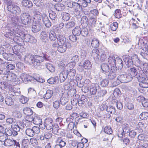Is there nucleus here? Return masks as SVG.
Here are the masks:
<instances>
[{
  "label": "nucleus",
  "instance_id": "f257e3e1",
  "mask_svg": "<svg viewBox=\"0 0 148 148\" xmlns=\"http://www.w3.org/2000/svg\"><path fill=\"white\" fill-rule=\"evenodd\" d=\"M48 57V56L46 54H44L43 57L35 55L32 63L33 66L35 68L38 67L40 65L41 63L44 61L45 59L46 60H48L47 58Z\"/></svg>",
  "mask_w": 148,
  "mask_h": 148
},
{
  "label": "nucleus",
  "instance_id": "f03ea898",
  "mask_svg": "<svg viewBox=\"0 0 148 148\" xmlns=\"http://www.w3.org/2000/svg\"><path fill=\"white\" fill-rule=\"evenodd\" d=\"M19 38H21L22 40L25 42H29L32 43H34L36 42V40L35 38L28 34H26L24 32L22 34H21Z\"/></svg>",
  "mask_w": 148,
  "mask_h": 148
},
{
  "label": "nucleus",
  "instance_id": "7ed1b4c3",
  "mask_svg": "<svg viewBox=\"0 0 148 148\" xmlns=\"http://www.w3.org/2000/svg\"><path fill=\"white\" fill-rule=\"evenodd\" d=\"M20 18L23 24L26 25L30 23L31 18L29 14L26 12L22 13L21 15Z\"/></svg>",
  "mask_w": 148,
  "mask_h": 148
},
{
  "label": "nucleus",
  "instance_id": "20e7f679",
  "mask_svg": "<svg viewBox=\"0 0 148 148\" xmlns=\"http://www.w3.org/2000/svg\"><path fill=\"white\" fill-rule=\"evenodd\" d=\"M21 79V80H19L21 82H23L24 83H26L28 81H31V80H32V79H34L37 81L40 82H43V80H42V81H41L40 80V78H39L38 80L37 79H36L34 78L31 77L28 75L24 73H23L21 75L20 78H19V79Z\"/></svg>",
  "mask_w": 148,
  "mask_h": 148
},
{
  "label": "nucleus",
  "instance_id": "39448f33",
  "mask_svg": "<svg viewBox=\"0 0 148 148\" xmlns=\"http://www.w3.org/2000/svg\"><path fill=\"white\" fill-rule=\"evenodd\" d=\"M44 124V127H42L41 126H40V127H41L42 129H44L46 128L47 130H49L52 128L53 125L54 124L53 121L51 118H47L45 120Z\"/></svg>",
  "mask_w": 148,
  "mask_h": 148
},
{
  "label": "nucleus",
  "instance_id": "423d86ee",
  "mask_svg": "<svg viewBox=\"0 0 148 148\" xmlns=\"http://www.w3.org/2000/svg\"><path fill=\"white\" fill-rule=\"evenodd\" d=\"M132 78L131 75L127 74L119 75L117 78L118 80L123 83H126L130 82L132 80Z\"/></svg>",
  "mask_w": 148,
  "mask_h": 148
},
{
  "label": "nucleus",
  "instance_id": "0eeeda50",
  "mask_svg": "<svg viewBox=\"0 0 148 148\" xmlns=\"http://www.w3.org/2000/svg\"><path fill=\"white\" fill-rule=\"evenodd\" d=\"M68 76V71L64 70L61 72L59 75L60 81V82L62 83L65 81H67V83H69V78Z\"/></svg>",
  "mask_w": 148,
  "mask_h": 148
},
{
  "label": "nucleus",
  "instance_id": "6e6552de",
  "mask_svg": "<svg viewBox=\"0 0 148 148\" xmlns=\"http://www.w3.org/2000/svg\"><path fill=\"white\" fill-rule=\"evenodd\" d=\"M23 28L17 26V27H15L14 29H11V31L13 33L15 36L17 38V39L18 40L21 37V34H22L24 33L23 31Z\"/></svg>",
  "mask_w": 148,
  "mask_h": 148
},
{
  "label": "nucleus",
  "instance_id": "1a4fd4ad",
  "mask_svg": "<svg viewBox=\"0 0 148 148\" xmlns=\"http://www.w3.org/2000/svg\"><path fill=\"white\" fill-rule=\"evenodd\" d=\"M3 78L4 79L7 80L11 81L16 79V75L10 71L6 72L4 73Z\"/></svg>",
  "mask_w": 148,
  "mask_h": 148
},
{
  "label": "nucleus",
  "instance_id": "9d476101",
  "mask_svg": "<svg viewBox=\"0 0 148 148\" xmlns=\"http://www.w3.org/2000/svg\"><path fill=\"white\" fill-rule=\"evenodd\" d=\"M136 77L139 83L144 81H147V76L144 73L142 70L138 71V74H137Z\"/></svg>",
  "mask_w": 148,
  "mask_h": 148
},
{
  "label": "nucleus",
  "instance_id": "9b49d317",
  "mask_svg": "<svg viewBox=\"0 0 148 148\" xmlns=\"http://www.w3.org/2000/svg\"><path fill=\"white\" fill-rule=\"evenodd\" d=\"M10 12L16 15H19L21 13V9L19 6L14 4L8 10Z\"/></svg>",
  "mask_w": 148,
  "mask_h": 148
},
{
  "label": "nucleus",
  "instance_id": "f8f14e48",
  "mask_svg": "<svg viewBox=\"0 0 148 148\" xmlns=\"http://www.w3.org/2000/svg\"><path fill=\"white\" fill-rule=\"evenodd\" d=\"M57 42L59 45H68V43H70L67 41H66V38L62 35H59L57 39Z\"/></svg>",
  "mask_w": 148,
  "mask_h": 148
},
{
  "label": "nucleus",
  "instance_id": "ddd939ff",
  "mask_svg": "<svg viewBox=\"0 0 148 148\" xmlns=\"http://www.w3.org/2000/svg\"><path fill=\"white\" fill-rule=\"evenodd\" d=\"M79 66L85 69H90L92 67L90 62L88 60H86L84 61H81L79 63Z\"/></svg>",
  "mask_w": 148,
  "mask_h": 148
},
{
  "label": "nucleus",
  "instance_id": "4468645a",
  "mask_svg": "<svg viewBox=\"0 0 148 148\" xmlns=\"http://www.w3.org/2000/svg\"><path fill=\"white\" fill-rule=\"evenodd\" d=\"M134 58L129 56H125L124 57V61L128 67H129L133 64V60Z\"/></svg>",
  "mask_w": 148,
  "mask_h": 148
},
{
  "label": "nucleus",
  "instance_id": "2eb2a0df",
  "mask_svg": "<svg viewBox=\"0 0 148 148\" xmlns=\"http://www.w3.org/2000/svg\"><path fill=\"white\" fill-rule=\"evenodd\" d=\"M34 57V56L30 54H26L25 56L24 61L25 62L29 64H32Z\"/></svg>",
  "mask_w": 148,
  "mask_h": 148
},
{
  "label": "nucleus",
  "instance_id": "dca6fc26",
  "mask_svg": "<svg viewBox=\"0 0 148 148\" xmlns=\"http://www.w3.org/2000/svg\"><path fill=\"white\" fill-rule=\"evenodd\" d=\"M41 25L38 22L34 23L32 25V30L33 32H37L39 31L41 29Z\"/></svg>",
  "mask_w": 148,
  "mask_h": 148
},
{
  "label": "nucleus",
  "instance_id": "f3484780",
  "mask_svg": "<svg viewBox=\"0 0 148 148\" xmlns=\"http://www.w3.org/2000/svg\"><path fill=\"white\" fill-rule=\"evenodd\" d=\"M42 21L45 26L47 27H50L51 25V22L49 20L47 16L43 14L42 18Z\"/></svg>",
  "mask_w": 148,
  "mask_h": 148
},
{
  "label": "nucleus",
  "instance_id": "a211bd4d",
  "mask_svg": "<svg viewBox=\"0 0 148 148\" xmlns=\"http://www.w3.org/2000/svg\"><path fill=\"white\" fill-rule=\"evenodd\" d=\"M116 70V67H113L111 68L110 72L108 75V77L110 79H114L116 76V74L115 73V71Z\"/></svg>",
  "mask_w": 148,
  "mask_h": 148
},
{
  "label": "nucleus",
  "instance_id": "6ab92c4d",
  "mask_svg": "<svg viewBox=\"0 0 148 148\" xmlns=\"http://www.w3.org/2000/svg\"><path fill=\"white\" fill-rule=\"evenodd\" d=\"M71 47L70 43H68V45H59L57 48V50L60 52H64L66 50V48H70Z\"/></svg>",
  "mask_w": 148,
  "mask_h": 148
},
{
  "label": "nucleus",
  "instance_id": "aec40b11",
  "mask_svg": "<svg viewBox=\"0 0 148 148\" xmlns=\"http://www.w3.org/2000/svg\"><path fill=\"white\" fill-rule=\"evenodd\" d=\"M99 52L97 49H93L92 51L91 56L95 61H98L99 58Z\"/></svg>",
  "mask_w": 148,
  "mask_h": 148
},
{
  "label": "nucleus",
  "instance_id": "412c9836",
  "mask_svg": "<svg viewBox=\"0 0 148 148\" xmlns=\"http://www.w3.org/2000/svg\"><path fill=\"white\" fill-rule=\"evenodd\" d=\"M97 17L95 16H90L88 20V25L92 27H94L96 23Z\"/></svg>",
  "mask_w": 148,
  "mask_h": 148
},
{
  "label": "nucleus",
  "instance_id": "4be33fe9",
  "mask_svg": "<svg viewBox=\"0 0 148 148\" xmlns=\"http://www.w3.org/2000/svg\"><path fill=\"white\" fill-rule=\"evenodd\" d=\"M1 49H2V51H0V54H2L3 58L9 61L11 60L12 58V54L10 53H3L4 48H1Z\"/></svg>",
  "mask_w": 148,
  "mask_h": 148
},
{
  "label": "nucleus",
  "instance_id": "5701e85b",
  "mask_svg": "<svg viewBox=\"0 0 148 148\" xmlns=\"http://www.w3.org/2000/svg\"><path fill=\"white\" fill-rule=\"evenodd\" d=\"M21 4L23 7L28 8H32L33 5L32 3L29 0H23Z\"/></svg>",
  "mask_w": 148,
  "mask_h": 148
},
{
  "label": "nucleus",
  "instance_id": "b1692460",
  "mask_svg": "<svg viewBox=\"0 0 148 148\" xmlns=\"http://www.w3.org/2000/svg\"><path fill=\"white\" fill-rule=\"evenodd\" d=\"M140 71L139 69L134 67L130 69L129 70V72L131 77L133 76L136 77L138 74V71Z\"/></svg>",
  "mask_w": 148,
  "mask_h": 148
},
{
  "label": "nucleus",
  "instance_id": "393cba45",
  "mask_svg": "<svg viewBox=\"0 0 148 148\" xmlns=\"http://www.w3.org/2000/svg\"><path fill=\"white\" fill-rule=\"evenodd\" d=\"M19 47L17 45L14 46L12 49V50L13 53L18 56L19 59H21L23 53L22 52L18 51V48Z\"/></svg>",
  "mask_w": 148,
  "mask_h": 148
},
{
  "label": "nucleus",
  "instance_id": "a878e982",
  "mask_svg": "<svg viewBox=\"0 0 148 148\" xmlns=\"http://www.w3.org/2000/svg\"><path fill=\"white\" fill-rule=\"evenodd\" d=\"M81 23L82 26L86 27L88 25V18L86 16H83L81 18Z\"/></svg>",
  "mask_w": 148,
  "mask_h": 148
},
{
  "label": "nucleus",
  "instance_id": "bb28decb",
  "mask_svg": "<svg viewBox=\"0 0 148 148\" xmlns=\"http://www.w3.org/2000/svg\"><path fill=\"white\" fill-rule=\"evenodd\" d=\"M78 3L82 8V7H86L87 6L88 3L91 2L90 0H78Z\"/></svg>",
  "mask_w": 148,
  "mask_h": 148
},
{
  "label": "nucleus",
  "instance_id": "cd10ccee",
  "mask_svg": "<svg viewBox=\"0 0 148 148\" xmlns=\"http://www.w3.org/2000/svg\"><path fill=\"white\" fill-rule=\"evenodd\" d=\"M123 61L120 58H116V68L117 67L119 69H121L123 67Z\"/></svg>",
  "mask_w": 148,
  "mask_h": 148
},
{
  "label": "nucleus",
  "instance_id": "c85d7f7f",
  "mask_svg": "<svg viewBox=\"0 0 148 148\" xmlns=\"http://www.w3.org/2000/svg\"><path fill=\"white\" fill-rule=\"evenodd\" d=\"M73 34L76 36H79L81 33V29L79 27H76L72 30Z\"/></svg>",
  "mask_w": 148,
  "mask_h": 148
},
{
  "label": "nucleus",
  "instance_id": "c756f323",
  "mask_svg": "<svg viewBox=\"0 0 148 148\" xmlns=\"http://www.w3.org/2000/svg\"><path fill=\"white\" fill-rule=\"evenodd\" d=\"M23 113L28 116H31L32 114L33 111L29 108L25 107L23 109Z\"/></svg>",
  "mask_w": 148,
  "mask_h": 148
},
{
  "label": "nucleus",
  "instance_id": "7c9ffc66",
  "mask_svg": "<svg viewBox=\"0 0 148 148\" xmlns=\"http://www.w3.org/2000/svg\"><path fill=\"white\" fill-rule=\"evenodd\" d=\"M101 68L103 73H107L110 70V68L108 64L103 63L101 66Z\"/></svg>",
  "mask_w": 148,
  "mask_h": 148
},
{
  "label": "nucleus",
  "instance_id": "2f4dec72",
  "mask_svg": "<svg viewBox=\"0 0 148 148\" xmlns=\"http://www.w3.org/2000/svg\"><path fill=\"white\" fill-rule=\"evenodd\" d=\"M5 36L6 37L9 38L12 40L15 41L16 40V39L17 38L16 37L14 34L12 32H7L5 34Z\"/></svg>",
  "mask_w": 148,
  "mask_h": 148
},
{
  "label": "nucleus",
  "instance_id": "473e14b6",
  "mask_svg": "<svg viewBox=\"0 0 148 148\" xmlns=\"http://www.w3.org/2000/svg\"><path fill=\"white\" fill-rule=\"evenodd\" d=\"M34 3L36 6L40 8L43 7L44 3L42 0H33Z\"/></svg>",
  "mask_w": 148,
  "mask_h": 148
},
{
  "label": "nucleus",
  "instance_id": "72a5a7b5",
  "mask_svg": "<svg viewBox=\"0 0 148 148\" xmlns=\"http://www.w3.org/2000/svg\"><path fill=\"white\" fill-rule=\"evenodd\" d=\"M53 93L52 90H48L45 95H44V98L46 99H49L52 96Z\"/></svg>",
  "mask_w": 148,
  "mask_h": 148
},
{
  "label": "nucleus",
  "instance_id": "f704fd0d",
  "mask_svg": "<svg viewBox=\"0 0 148 148\" xmlns=\"http://www.w3.org/2000/svg\"><path fill=\"white\" fill-rule=\"evenodd\" d=\"M58 81V77H51L47 80V82L51 84H54Z\"/></svg>",
  "mask_w": 148,
  "mask_h": 148
},
{
  "label": "nucleus",
  "instance_id": "c9c22d12",
  "mask_svg": "<svg viewBox=\"0 0 148 148\" xmlns=\"http://www.w3.org/2000/svg\"><path fill=\"white\" fill-rule=\"evenodd\" d=\"M99 45V40L97 38H93L91 42V45L94 47H97Z\"/></svg>",
  "mask_w": 148,
  "mask_h": 148
},
{
  "label": "nucleus",
  "instance_id": "e433bc0d",
  "mask_svg": "<svg viewBox=\"0 0 148 148\" xmlns=\"http://www.w3.org/2000/svg\"><path fill=\"white\" fill-rule=\"evenodd\" d=\"M87 101V98L84 95H82L80 98L78 100V105L79 106H82L85 102H86Z\"/></svg>",
  "mask_w": 148,
  "mask_h": 148
},
{
  "label": "nucleus",
  "instance_id": "4c0bfd02",
  "mask_svg": "<svg viewBox=\"0 0 148 148\" xmlns=\"http://www.w3.org/2000/svg\"><path fill=\"white\" fill-rule=\"evenodd\" d=\"M116 58L115 59V57H110L108 58V61L110 64L111 66V68L112 67H115L116 66Z\"/></svg>",
  "mask_w": 148,
  "mask_h": 148
},
{
  "label": "nucleus",
  "instance_id": "58836bf2",
  "mask_svg": "<svg viewBox=\"0 0 148 148\" xmlns=\"http://www.w3.org/2000/svg\"><path fill=\"white\" fill-rule=\"evenodd\" d=\"M48 12L49 13V16L51 20H55L56 19L57 15L55 12L51 10H49L48 11Z\"/></svg>",
  "mask_w": 148,
  "mask_h": 148
},
{
  "label": "nucleus",
  "instance_id": "ea45409f",
  "mask_svg": "<svg viewBox=\"0 0 148 148\" xmlns=\"http://www.w3.org/2000/svg\"><path fill=\"white\" fill-rule=\"evenodd\" d=\"M6 104L8 106H11L13 104L14 101L12 98L10 97H7L5 99Z\"/></svg>",
  "mask_w": 148,
  "mask_h": 148
},
{
  "label": "nucleus",
  "instance_id": "a19ab883",
  "mask_svg": "<svg viewBox=\"0 0 148 148\" xmlns=\"http://www.w3.org/2000/svg\"><path fill=\"white\" fill-rule=\"evenodd\" d=\"M49 38L51 41H54L56 40L57 37L56 33L53 31H51L49 32Z\"/></svg>",
  "mask_w": 148,
  "mask_h": 148
},
{
  "label": "nucleus",
  "instance_id": "79ce46f5",
  "mask_svg": "<svg viewBox=\"0 0 148 148\" xmlns=\"http://www.w3.org/2000/svg\"><path fill=\"white\" fill-rule=\"evenodd\" d=\"M106 111L112 114H114L116 112V110L114 107L111 106L107 107Z\"/></svg>",
  "mask_w": 148,
  "mask_h": 148
},
{
  "label": "nucleus",
  "instance_id": "37998d69",
  "mask_svg": "<svg viewBox=\"0 0 148 148\" xmlns=\"http://www.w3.org/2000/svg\"><path fill=\"white\" fill-rule=\"evenodd\" d=\"M41 119L38 116H36L34 117L33 123L36 125H40L42 122Z\"/></svg>",
  "mask_w": 148,
  "mask_h": 148
},
{
  "label": "nucleus",
  "instance_id": "c03bdc74",
  "mask_svg": "<svg viewBox=\"0 0 148 148\" xmlns=\"http://www.w3.org/2000/svg\"><path fill=\"white\" fill-rule=\"evenodd\" d=\"M14 141L10 139L6 138L4 142L3 145L6 146H10L13 145Z\"/></svg>",
  "mask_w": 148,
  "mask_h": 148
},
{
  "label": "nucleus",
  "instance_id": "a18cd8bd",
  "mask_svg": "<svg viewBox=\"0 0 148 148\" xmlns=\"http://www.w3.org/2000/svg\"><path fill=\"white\" fill-rule=\"evenodd\" d=\"M48 34L46 31H43L40 33V37L41 39L44 40L48 38Z\"/></svg>",
  "mask_w": 148,
  "mask_h": 148
},
{
  "label": "nucleus",
  "instance_id": "49530a36",
  "mask_svg": "<svg viewBox=\"0 0 148 148\" xmlns=\"http://www.w3.org/2000/svg\"><path fill=\"white\" fill-rule=\"evenodd\" d=\"M46 68L51 72H53L55 70V68L53 65L49 63L46 64Z\"/></svg>",
  "mask_w": 148,
  "mask_h": 148
},
{
  "label": "nucleus",
  "instance_id": "de8ad7c7",
  "mask_svg": "<svg viewBox=\"0 0 148 148\" xmlns=\"http://www.w3.org/2000/svg\"><path fill=\"white\" fill-rule=\"evenodd\" d=\"M52 129V132L55 134H57L59 130L58 125L55 123L53 125Z\"/></svg>",
  "mask_w": 148,
  "mask_h": 148
},
{
  "label": "nucleus",
  "instance_id": "09e8293b",
  "mask_svg": "<svg viewBox=\"0 0 148 148\" xmlns=\"http://www.w3.org/2000/svg\"><path fill=\"white\" fill-rule=\"evenodd\" d=\"M55 8L57 11H62L64 9V7L62 4H58L55 5Z\"/></svg>",
  "mask_w": 148,
  "mask_h": 148
},
{
  "label": "nucleus",
  "instance_id": "8fccbe9b",
  "mask_svg": "<svg viewBox=\"0 0 148 148\" xmlns=\"http://www.w3.org/2000/svg\"><path fill=\"white\" fill-rule=\"evenodd\" d=\"M25 133L27 135L30 137H33L34 135L32 128L27 129L25 131Z\"/></svg>",
  "mask_w": 148,
  "mask_h": 148
},
{
  "label": "nucleus",
  "instance_id": "3c124183",
  "mask_svg": "<svg viewBox=\"0 0 148 148\" xmlns=\"http://www.w3.org/2000/svg\"><path fill=\"white\" fill-rule=\"evenodd\" d=\"M62 19L63 20L65 21H67L69 20L70 18V15L68 13L64 12L62 14Z\"/></svg>",
  "mask_w": 148,
  "mask_h": 148
},
{
  "label": "nucleus",
  "instance_id": "603ef678",
  "mask_svg": "<svg viewBox=\"0 0 148 148\" xmlns=\"http://www.w3.org/2000/svg\"><path fill=\"white\" fill-rule=\"evenodd\" d=\"M75 25V23L73 21L68 22L65 24V27L67 29H70L73 27Z\"/></svg>",
  "mask_w": 148,
  "mask_h": 148
},
{
  "label": "nucleus",
  "instance_id": "864d4df0",
  "mask_svg": "<svg viewBox=\"0 0 148 148\" xmlns=\"http://www.w3.org/2000/svg\"><path fill=\"white\" fill-rule=\"evenodd\" d=\"M140 118L142 120H146L148 118V112H142L140 115Z\"/></svg>",
  "mask_w": 148,
  "mask_h": 148
},
{
  "label": "nucleus",
  "instance_id": "5fc2aeb1",
  "mask_svg": "<svg viewBox=\"0 0 148 148\" xmlns=\"http://www.w3.org/2000/svg\"><path fill=\"white\" fill-rule=\"evenodd\" d=\"M81 34L84 37H86L88 35V31L86 27L83 28L81 29Z\"/></svg>",
  "mask_w": 148,
  "mask_h": 148
},
{
  "label": "nucleus",
  "instance_id": "6e6d98bb",
  "mask_svg": "<svg viewBox=\"0 0 148 148\" xmlns=\"http://www.w3.org/2000/svg\"><path fill=\"white\" fill-rule=\"evenodd\" d=\"M141 99L142 100V104L144 107H148V100L146 99L143 97H140Z\"/></svg>",
  "mask_w": 148,
  "mask_h": 148
},
{
  "label": "nucleus",
  "instance_id": "4d7b16f0",
  "mask_svg": "<svg viewBox=\"0 0 148 148\" xmlns=\"http://www.w3.org/2000/svg\"><path fill=\"white\" fill-rule=\"evenodd\" d=\"M68 99L66 97H62L60 98V103L62 105H64L67 103Z\"/></svg>",
  "mask_w": 148,
  "mask_h": 148
},
{
  "label": "nucleus",
  "instance_id": "13d9d810",
  "mask_svg": "<svg viewBox=\"0 0 148 148\" xmlns=\"http://www.w3.org/2000/svg\"><path fill=\"white\" fill-rule=\"evenodd\" d=\"M122 129L124 133H127L129 132L128 125L127 124H124L123 125Z\"/></svg>",
  "mask_w": 148,
  "mask_h": 148
},
{
  "label": "nucleus",
  "instance_id": "bf43d9fd",
  "mask_svg": "<svg viewBox=\"0 0 148 148\" xmlns=\"http://www.w3.org/2000/svg\"><path fill=\"white\" fill-rule=\"evenodd\" d=\"M8 137L5 134L0 133V141L4 142Z\"/></svg>",
  "mask_w": 148,
  "mask_h": 148
},
{
  "label": "nucleus",
  "instance_id": "052dcab7",
  "mask_svg": "<svg viewBox=\"0 0 148 148\" xmlns=\"http://www.w3.org/2000/svg\"><path fill=\"white\" fill-rule=\"evenodd\" d=\"M118 24L117 22H114L110 25L111 29L113 31H115L118 27Z\"/></svg>",
  "mask_w": 148,
  "mask_h": 148
},
{
  "label": "nucleus",
  "instance_id": "680f3d73",
  "mask_svg": "<svg viewBox=\"0 0 148 148\" xmlns=\"http://www.w3.org/2000/svg\"><path fill=\"white\" fill-rule=\"evenodd\" d=\"M12 21L13 23L17 25H19V19L18 18V17L14 16L12 18Z\"/></svg>",
  "mask_w": 148,
  "mask_h": 148
},
{
  "label": "nucleus",
  "instance_id": "e2e57ef3",
  "mask_svg": "<svg viewBox=\"0 0 148 148\" xmlns=\"http://www.w3.org/2000/svg\"><path fill=\"white\" fill-rule=\"evenodd\" d=\"M108 80L105 79H103L100 83V85L103 87H106L108 84Z\"/></svg>",
  "mask_w": 148,
  "mask_h": 148
},
{
  "label": "nucleus",
  "instance_id": "0e129e2a",
  "mask_svg": "<svg viewBox=\"0 0 148 148\" xmlns=\"http://www.w3.org/2000/svg\"><path fill=\"white\" fill-rule=\"evenodd\" d=\"M75 70L74 69H70L69 72H68V75L72 77L71 79H72L75 75Z\"/></svg>",
  "mask_w": 148,
  "mask_h": 148
},
{
  "label": "nucleus",
  "instance_id": "69168bd1",
  "mask_svg": "<svg viewBox=\"0 0 148 148\" xmlns=\"http://www.w3.org/2000/svg\"><path fill=\"white\" fill-rule=\"evenodd\" d=\"M104 132L106 134H111L112 133V130L111 128L109 127H106L104 129Z\"/></svg>",
  "mask_w": 148,
  "mask_h": 148
},
{
  "label": "nucleus",
  "instance_id": "338daca9",
  "mask_svg": "<svg viewBox=\"0 0 148 148\" xmlns=\"http://www.w3.org/2000/svg\"><path fill=\"white\" fill-rule=\"evenodd\" d=\"M100 60L103 61L107 58L105 52L104 51H101L100 52Z\"/></svg>",
  "mask_w": 148,
  "mask_h": 148
},
{
  "label": "nucleus",
  "instance_id": "774afa93",
  "mask_svg": "<svg viewBox=\"0 0 148 148\" xmlns=\"http://www.w3.org/2000/svg\"><path fill=\"white\" fill-rule=\"evenodd\" d=\"M140 86L144 88H147L148 87V83L147 81H144L140 82L139 83Z\"/></svg>",
  "mask_w": 148,
  "mask_h": 148
}]
</instances>
